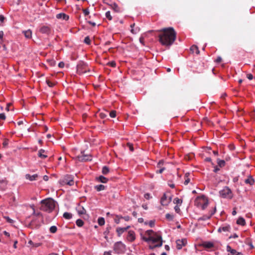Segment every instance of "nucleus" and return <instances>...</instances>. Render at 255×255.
Wrapping results in <instances>:
<instances>
[{"instance_id":"obj_38","label":"nucleus","mask_w":255,"mask_h":255,"mask_svg":"<svg viewBox=\"0 0 255 255\" xmlns=\"http://www.w3.org/2000/svg\"><path fill=\"white\" fill-rule=\"evenodd\" d=\"M173 216L172 215L170 214L169 213H167L165 215L166 219L169 221H172L173 219Z\"/></svg>"},{"instance_id":"obj_62","label":"nucleus","mask_w":255,"mask_h":255,"mask_svg":"<svg viewBox=\"0 0 255 255\" xmlns=\"http://www.w3.org/2000/svg\"><path fill=\"white\" fill-rule=\"evenodd\" d=\"M216 211V207H215L213 210L211 212V213L209 215L210 216H211V217H212V216H213L215 213Z\"/></svg>"},{"instance_id":"obj_35","label":"nucleus","mask_w":255,"mask_h":255,"mask_svg":"<svg viewBox=\"0 0 255 255\" xmlns=\"http://www.w3.org/2000/svg\"><path fill=\"white\" fill-rule=\"evenodd\" d=\"M112 8L116 12H120V7L118 5V4H116V3H114L113 4V5H112Z\"/></svg>"},{"instance_id":"obj_50","label":"nucleus","mask_w":255,"mask_h":255,"mask_svg":"<svg viewBox=\"0 0 255 255\" xmlns=\"http://www.w3.org/2000/svg\"><path fill=\"white\" fill-rule=\"evenodd\" d=\"M83 11L85 16H87L90 13L89 10L88 8L83 9Z\"/></svg>"},{"instance_id":"obj_27","label":"nucleus","mask_w":255,"mask_h":255,"mask_svg":"<svg viewBox=\"0 0 255 255\" xmlns=\"http://www.w3.org/2000/svg\"><path fill=\"white\" fill-rule=\"evenodd\" d=\"M97 179L99 181H100L102 183H107L108 181V179L107 178H106L105 177H104L102 175L100 176L97 178Z\"/></svg>"},{"instance_id":"obj_37","label":"nucleus","mask_w":255,"mask_h":255,"mask_svg":"<svg viewBox=\"0 0 255 255\" xmlns=\"http://www.w3.org/2000/svg\"><path fill=\"white\" fill-rule=\"evenodd\" d=\"M57 230V228L56 226H52L49 229V231H50V233H55L56 232Z\"/></svg>"},{"instance_id":"obj_57","label":"nucleus","mask_w":255,"mask_h":255,"mask_svg":"<svg viewBox=\"0 0 255 255\" xmlns=\"http://www.w3.org/2000/svg\"><path fill=\"white\" fill-rule=\"evenodd\" d=\"M5 118H6V117L4 113L0 114V119L4 120L5 119Z\"/></svg>"},{"instance_id":"obj_19","label":"nucleus","mask_w":255,"mask_h":255,"mask_svg":"<svg viewBox=\"0 0 255 255\" xmlns=\"http://www.w3.org/2000/svg\"><path fill=\"white\" fill-rule=\"evenodd\" d=\"M245 183L247 184H250V185H253L255 183V180L252 176H250L247 179H245Z\"/></svg>"},{"instance_id":"obj_4","label":"nucleus","mask_w":255,"mask_h":255,"mask_svg":"<svg viewBox=\"0 0 255 255\" xmlns=\"http://www.w3.org/2000/svg\"><path fill=\"white\" fill-rule=\"evenodd\" d=\"M195 204L198 207H201V209L204 210L209 204L208 200L205 195L198 196L195 200Z\"/></svg>"},{"instance_id":"obj_58","label":"nucleus","mask_w":255,"mask_h":255,"mask_svg":"<svg viewBox=\"0 0 255 255\" xmlns=\"http://www.w3.org/2000/svg\"><path fill=\"white\" fill-rule=\"evenodd\" d=\"M168 185L171 188H175V185L173 183H172L171 181H168Z\"/></svg>"},{"instance_id":"obj_32","label":"nucleus","mask_w":255,"mask_h":255,"mask_svg":"<svg viewBox=\"0 0 255 255\" xmlns=\"http://www.w3.org/2000/svg\"><path fill=\"white\" fill-rule=\"evenodd\" d=\"M76 225L79 227H81L84 225V222L81 219H78L76 222Z\"/></svg>"},{"instance_id":"obj_47","label":"nucleus","mask_w":255,"mask_h":255,"mask_svg":"<svg viewBox=\"0 0 255 255\" xmlns=\"http://www.w3.org/2000/svg\"><path fill=\"white\" fill-rule=\"evenodd\" d=\"M110 116L111 118H115L116 116V112L112 111L110 113Z\"/></svg>"},{"instance_id":"obj_11","label":"nucleus","mask_w":255,"mask_h":255,"mask_svg":"<svg viewBox=\"0 0 255 255\" xmlns=\"http://www.w3.org/2000/svg\"><path fill=\"white\" fill-rule=\"evenodd\" d=\"M177 249L180 250L182 247L184 246L187 244V241L186 239L177 240L176 242Z\"/></svg>"},{"instance_id":"obj_20","label":"nucleus","mask_w":255,"mask_h":255,"mask_svg":"<svg viewBox=\"0 0 255 255\" xmlns=\"http://www.w3.org/2000/svg\"><path fill=\"white\" fill-rule=\"evenodd\" d=\"M227 251L230 253L228 255H235L237 252L236 250L232 249L229 245L227 246Z\"/></svg>"},{"instance_id":"obj_34","label":"nucleus","mask_w":255,"mask_h":255,"mask_svg":"<svg viewBox=\"0 0 255 255\" xmlns=\"http://www.w3.org/2000/svg\"><path fill=\"white\" fill-rule=\"evenodd\" d=\"M78 214L80 215L84 214L86 213V210L83 207H80L78 210Z\"/></svg>"},{"instance_id":"obj_46","label":"nucleus","mask_w":255,"mask_h":255,"mask_svg":"<svg viewBox=\"0 0 255 255\" xmlns=\"http://www.w3.org/2000/svg\"><path fill=\"white\" fill-rule=\"evenodd\" d=\"M99 117L101 118V119H105L107 117V114L105 113H103V112H101L99 114Z\"/></svg>"},{"instance_id":"obj_39","label":"nucleus","mask_w":255,"mask_h":255,"mask_svg":"<svg viewBox=\"0 0 255 255\" xmlns=\"http://www.w3.org/2000/svg\"><path fill=\"white\" fill-rule=\"evenodd\" d=\"M173 203L176 204H181L182 203V200L175 198L173 200Z\"/></svg>"},{"instance_id":"obj_25","label":"nucleus","mask_w":255,"mask_h":255,"mask_svg":"<svg viewBox=\"0 0 255 255\" xmlns=\"http://www.w3.org/2000/svg\"><path fill=\"white\" fill-rule=\"evenodd\" d=\"M237 224L241 226H244L246 224L245 220L243 217H240L237 221Z\"/></svg>"},{"instance_id":"obj_36","label":"nucleus","mask_w":255,"mask_h":255,"mask_svg":"<svg viewBox=\"0 0 255 255\" xmlns=\"http://www.w3.org/2000/svg\"><path fill=\"white\" fill-rule=\"evenodd\" d=\"M134 25H135L134 23H133V24H131L130 25V27L131 28V30H130V31L133 34H136L138 31V30H139V29H137V28H136L135 29H134L133 28Z\"/></svg>"},{"instance_id":"obj_2","label":"nucleus","mask_w":255,"mask_h":255,"mask_svg":"<svg viewBox=\"0 0 255 255\" xmlns=\"http://www.w3.org/2000/svg\"><path fill=\"white\" fill-rule=\"evenodd\" d=\"M40 204V210L48 213H51L55 209L57 203L51 198H47L42 200Z\"/></svg>"},{"instance_id":"obj_41","label":"nucleus","mask_w":255,"mask_h":255,"mask_svg":"<svg viewBox=\"0 0 255 255\" xmlns=\"http://www.w3.org/2000/svg\"><path fill=\"white\" fill-rule=\"evenodd\" d=\"M120 216V215H116V218L114 219L115 222L117 224L120 223V219H121Z\"/></svg>"},{"instance_id":"obj_53","label":"nucleus","mask_w":255,"mask_h":255,"mask_svg":"<svg viewBox=\"0 0 255 255\" xmlns=\"http://www.w3.org/2000/svg\"><path fill=\"white\" fill-rule=\"evenodd\" d=\"M127 145L129 147V150L131 151H133L134 150V148H133V147L132 146V145L130 143H128L127 144Z\"/></svg>"},{"instance_id":"obj_12","label":"nucleus","mask_w":255,"mask_h":255,"mask_svg":"<svg viewBox=\"0 0 255 255\" xmlns=\"http://www.w3.org/2000/svg\"><path fill=\"white\" fill-rule=\"evenodd\" d=\"M127 240L130 242L134 241L135 239V233L133 231H129L127 237Z\"/></svg>"},{"instance_id":"obj_56","label":"nucleus","mask_w":255,"mask_h":255,"mask_svg":"<svg viewBox=\"0 0 255 255\" xmlns=\"http://www.w3.org/2000/svg\"><path fill=\"white\" fill-rule=\"evenodd\" d=\"M165 169V167H161V168H159L158 170L156 171L157 173H162L163 171Z\"/></svg>"},{"instance_id":"obj_16","label":"nucleus","mask_w":255,"mask_h":255,"mask_svg":"<svg viewBox=\"0 0 255 255\" xmlns=\"http://www.w3.org/2000/svg\"><path fill=\"white\" fill-rule=\"evenodd\" d=\"M230 229H231L230 226L229 225H226L225 226L220 227L218 229V232H220V233H221L222 231L226 232H229Z\"/></svg>"},{"instance_id":"obj_49","label":"nucleus","mask_w":255,"mask_h":255,"mask_svg":"<svg viewBox=\"0 0 255 255\" xmlns=\"http://www.w3.org/2000/svg\"><path fill=\"white\" fill-rule=\"evenodd\" d=\"M108 65L111 66L112 67H115L116 66V63L115 61H112L109 62L108 63Z\"/></svg>"},{"instance_id":"obj_59","label":"nucleus","mask_w":255,"mask_h":255,"mask_svg":"<svg viewBox=\"0 0 255 255\" xmlns=\"http://www.w3.org/2000/svg\"><path fill=\"white\" fill-rule=\"evenodd\" d=\"M247 77L249 80H252L254 78L253 75L252 74H248L247 75Z\"/></svg>"},{"instance_id":"obj_40","label":"nucleus","mask_w":255,"mask_h":255,"mask_svg":"<svg viewBox=\"0 0 255 255\" xmlns=\"http://www.w3.org/2000/svg\"><path fill=\"white\" fill-rule=\"evenodd\" d=\"M105 15L107 18L109 20H111L112 19V16L111 15V12L110 11H108L106 12Z\"/></svg>"},{"instance_id":"obj_61","label":"nucleus","mask_w":255,"mask_h":255,"mask_svg":"<svg viewBox=\"0 0 255 255\" xmlns=\"http://www.w3.org/2000/svg\"><path fill=\"white\" fill-rule=\"evenodd\" d=\"M65 64L63 62H60L58 64V66L60 68H63L64 67Z\"/></svg>"},{"instance_id":"obj_55","label":"nucleus","mask_w":255,"mask_h":255,"mask_svg":"<svg viewBox=\"0 0 255 255\" xmlns=\"http://www.w3.org/2000/svg\"><path fill=\"white\" fill-rule=\"evenodd\" d=\"M174 210L175 211V212L177 213H179L180 212V208L177 205H176L175 207H174Z\"/></svg>"},{"instance_id":"obj_30","label":"nucleus","mask_w":255,"mask_h":255,"mask_svg":"<svg viewBox=\"0 0 255 255\" xmlns=\"http://www.w3.org/2000/svg\"><path fill=\"white\" fill-rule=\"evenodd\" d=\"M217 163L219 167H223L225 165V161L224 160L217 159Z\"/></svg>"},{"instance_id":"obj_6","label":"nucleus","mask_w":255,"mask_h":255,"mask_svg":"<svg viewBox=\"0 0 255 255\" xmlns=\"http://www.w3.org/2000/svg\"><path fill=\"white\" fill-rule=\"evenodd\" d=\"M113 249L115 253L119 255L122 254L125 252L126 245L121 241L117 242L115 243Z\"/></svg>"},{"instance_id":"obj_15","label":"nucleus","mask_w":255,"mask_h":255,"mask_svg":"<svg viewBox=\"0 0 255 255\" xmlns=\"http://www.w3.org/2000/svg\"><path fill=\"white\" fill-rule=\"evenodd\" d=\"M38 177L39 176L37 174H35L32 175H31L29 174H26L25 175V178L31 181L38 180Z\"/></svg>"},{"instance_id":"obj_51","label":"nucleus","mask_w":255,"mask_h":255,"mask_svg":"<svg viewBox=\"0 0 255 255\" xmlns=\"http://www.w3.org/2000/svg\"><path fill=\"white\" fill-rule=\"evenodd\" d=\"M120 218L124 219L126 221H128L130 219V217L128 216H126L124 217L121 216H120Z\"/></svg>"},{"instance_id":"obj_22","label":"nucleus","mask_w":255,"mask_h":255,"mask_svg":"<svg viewBox=\"0 0 255 255\" xmlns=\"http://www.w3.org/2000/svg\"><path fill=\"white\" fill-rule=\"evenodd\" d=\"M203 246L207 249H211L214 247V244L211 242H205L203 243Z\"/></svg>"},{"instance_id":"obj_10","label":"nucleus","mask_w":255,"mask_h":255,"mask_svg":"<svg viewBox=\"0 0 255 255\" xmlns=\"http://www.w3.org/2000/svg\"><path fill=\"white\" fill-rule=\"evenodd\" d=\"M172 197L171 196L168 197L165 193L163 194L160 200L161 204L164 206H167L171 201Z\"/></svg>"},{"instance_id":"obj_31","label":"nucleus","mask_w":255,"mask_h":255,"mask_svg":"<svg viewBox=\"0 0 255 255\" xmlns=\"http://www.w3.org/2000/svg\"><path fill=\"white\" fill-rule=\"evenodd\" d=\"M98 223L100 226H103L105 224V219L103 217H100L98 219Z\"/></svg>"},{"instance_id":"obj_23","label":"nucleus","mask_w":255,"mask_h":255,"mask_svg":"<svg viewBox=\"0 0 255 255\" xmlns=\"http://www.w3.org/2000/svg\"><path fill=\"white\" fill-rule=\"evenodd\" d=\"M45 152V150L44 149H41L38 151V156L41 158L44 159L47 157V156L45 154H44L43 153Z\"/></svg>"},{"instance_id":"obj_8","label":"nucleus","mask_w":255,"mask_h":255,"mask_svg":"<svg viewBox=\"0 0 255 255\" xmlns=\"http://www.w3.org/2000/svg\"><path fill=\"white\" fill-rule=\"evenodd\" d=\"M59 182L62 185H68L72 186L74 184L73 177L70 175L65 176L63 179L60 180Z\"/></svg>"},{"instance_id":"obj_26","label":"nucleus","mask_w":255,"mask_h":255,"mask_svg":"<svg viewBox=\"0 0 255 255\" xmlns=\"http://www.w3.org/2000/svg\"><path fill=\"white\" fill-rule=\"evenodd\" d=\"M97 191H101L106 189V187L102 184L98 185L94 187Z\"/></svg>"},{"instance_id":"obj_3","label":"nucleus","mask_w":255,"mask_h":255,"mask_svg":"<svg viewBox=\"0 0 255 255\" xmlns=\"http://www.w3.org/2000/svg\"><path fill=\"white\" fill-rule=\"evenodd\" d=\"M145 234L148 235L149 237L148 238H146L144 236H142V239L147 242V243H149L151 242L153 244H155L159 240H161L162 236L160 235H159L157 233H155L152 230H147L145 232Z\"/></svg>"},{"instance_id":"obj_63","label":"nucleus","mask_w":255,"mask_h":255,"mask_svg":"<svg viewBox=\"0 0 255 255\" xmlns=\"http://www.w3.org/2000/svg\"><path fill=\"white\" fill-rule=\"evenodd\" d=\"M5 17L3 15H0V21L3 22L4 20Z\"/></svg>"},{"instance_id":"obj_24","label":"nucleus","mask_w":255,"mask_h":255,"mask_svg":"<svg viewBox=\"0 0 255 255\" xmlns=\"http://www.w3.org/2000/svg\"><path fill=\"white\" fill-rule=\"evenodd\" d=\"M190 50L192 52V53L195 52L197 54H199L200 51L198 49V47L196 45H192L190 47Z\"/></svg>"},{"instance_id":"obj_44","label":"nucleus","mask_w":255,"mask_h":255,"mask_svg":"<svg viewBox=\"0 0 255 255\" xmlns=\"http://www.w3.org/2000/svg\"><path fill=\"white\" fill-rule=\"evenodd\" d=\"M164 161L163 160H160L157 163V167L159 168H161L162 167V165H163Z\"/></svg>"},{"instance_id":"obj_45","label":"nucleus","mask_w":255,"mask_h":255,"mask_svg":"<svg viewBox=\"0 0 255 255\" xmlns=\"http://www.w3.org/2000/svg\"><path fill=\"white\" fill-rule=\"evenodd\" d=\"M46 83L50 87H53L55 86V83L51 82L49 80H46Z\"/></svg>"},{"instance_id":"obj_14","label":"nucleus","mask_w":255,"mask_h":255,"mask_svg":"<svg viewBox=\"0 0 255 255\" xmlns=\"http://www.w3.org/2000/svg\"><path fill=\"white\" fill-rule=\"evenodd\" d=\"M39 31L43 34H49L50 33V28L47 26L43 25L41 27Z\"/></svg>"},{"instance_id":"obj_43","label":"nucleus","mask_w":255,"mask_h":255,"mask_svg":"<svg viewBox=\"0 0 255 255\" xmlns=\"http://www.w3.org/2000/svg\"><path fill=\"white\" fill-rule=\"evenodd\" d=\"M84 42L88 45H90L91 44V40L89 36H86L85 38Z\"/></svg>"},{"instance_id":"obj_48","label":"nucleus","mask_w":255,"mask_h":255,"mask_svg":"<svg viewBox=\"0 0 255 255\" xmlns=\"http://www.w3.org/2000/svg\"><path fill=\"white\" fill-rule=\"evenodd\" d=\"M148 225L150 227H153L155 225V221L154 220H150L148 222Z\"/></svg>"},{"instance_id":"obj_64","label":"nucleus","mask_w":255,"mask_h":255,"mask_svg":"<svg viewBox=\"0 0 255 255\" xmlns=\"http://www.w3.org/2000/svg\"><path fill=\"white\" fill-rule=\"evenodd\" d=\"M220 170V168L217 166H215L214 169V172L217 173L218 171Z\"/></svg>"},{"instance_id":"obj_28","label":"nucleus","mask_w":255,"mask_h":255,"mask_svg":"<svg viewBox=\"0 0 255 255\" xmlns=\"http://www.w3.org/2000/svg\"><path fill=\"white\" fill-rule=\"evenodd\" d=\"M63 217L65 219L70 220L72 218V214L69 212H65L63 215Z\"/></svg>"},{"instance_id":"obj_60","label":"nucleus","mask_w":255,"mask_h":255,"mask_svg":"<svg viewBox=\"0 0 255 255\" xmlns=\"http://www.w3.org/2000/svg\"><path fill=\"white\" fill-rule=\"evenodd\" d=\"M3 35H4L3 32L2 31H0V39L1 41L3 40Z\"/></svg>"},{"instance_id":"obj_29","label":"nucleus","mask_w":255,"mask_h":255,"mask_svg":"<svg viewBox=\"0 0 255 255\" xmlns=\"http://www.w3.org/2000/svg\"><path fill=\"white\" fill-rule=\"evenodd\" d=\"M211 218V216L210 215H203V216L199 218L198 219V221H206L207 220H209Z\"/></svg>"},{"instance_id":"obj_17","label":"nucleus","mask_w":255,"mask_h":255,"mask_svg":"<svg viewBox=\"0 0 255 255\" xmlns=\"http://www.w3.org/2000/svg\"><path fill=\"white\" fill-rule=\"evenodd\" d=\"M156 243H157V244H155V245H153V246L149 245V248L150 250H153L155 248H159V247H161L162 245V244H163L162 239H161V240H159V241L157 242Z\"/></svg>"},{"instance_id":"obj_5","label":"nucleus","mask_w":255,"mask_h":255,"mask_svg":"<svg viewBox=\"0 0 255 255\" xmlns=\"http://www.w3.org/2000/svg\"><path fill=\"white\" fill-rule=\"evenodd\" d=\"M90 71L88 64L83 62L79 61L77 65V72L79 74H82Z\"/></svg>"},{"instance_id":"obj_33","label":"nucleus","mask_w":255,"mask_h":255,"mask_svg":"<svg viewBox=\"0 0 255 255\" xmlns=\"http://www.w3.org/2000/svg\"><path fill=\"white\" fill-rule=\"evenodd\" d=\"M109 172V168L106 166H105L103 167V169H102V173L103 174H107Z\"/></svg>"},{"instance_id":"obj_13","label":"nucleus","mask_w":255,"mask_h":255,"mask_svg":"<svg viewBox=\"0 0 255 255\" xmlns=\"http://www.w3.org/2000/svg\"><path fill=\"white\" fill-rule=\"evenodd\" d=\"M130 228L129 226L125 228L118 227L116 229L118 236L120 237L125 232L127 231Z\"/></svg>"},{"instance_id":"obj_21","label":"nucleus","mask_w":255,"mask_h":255,"mask_svg":"<svg viewBox=\"0 0 255 255\" xmlns=\"http://www.w3.org/2000/svg\"><path fill=\"white\" fill-rule=\"evenodd\" d=\"M22 33L26 38L30 39L32 37V31L30 29L23 31Z\"/></svg>"},{"instance_id":"obj_7","label":"nucleus","mask_w":255,"mask_h":255,"mask_svg":"<svg viewBox=\"0 0 255 255\" xmlns=\"http://www.w3.org/2000/svg\"><path fill=\"white\" fill-rule=\"evenodd\" d=\"M220 196L223 198L231 199L233 195L231 190L227 186H225L219 191Z\"/></svg>"},{"instance_id":"obj_52","label":"nucleus","mask_w":255,"mask_h":255,"mask_svg":"<svg viewBox=\"0 0 255 255\" xmlns=\"http://www.w3.org/2000/svg\"><path fill=\"white\" fill-rule=\"evenodd\" d=\"M33 214H34L36 216H42V214L41 212L35 213L34 208H33Z\"/></svg>"},{"instance_id":"obj_18","label":"nucleus","mask_w":255,"mask_h":255,"mask_svg":"<svg viewBox=\"0 0 255 255\" xmlns=\"http://www.w3.org/2000/svg\"><path fill=\"white\" fill-rule=\"evenodd\" d=\"M56 18L58 19L68 20L69 19V16L64 13H60L56 15Z\"/></svg>"},{"instance_id":"obj_1","label":"nucleus","mask_w":255,"mask_h":255,"mask_svg":"<svg viewBox=\"0 0 255 255\" xmlns=\"http://www.w3.org/2000/svg\"><path fill=\"white\" fill-rule=\"evenodd\" d=\"M158 40L160 43L166 47H169L175 41L176 32L172 27L163 28L158 30Z\"/></svg>"},{"instance_id":"obj_9","label":"nucleus","mask_w":255,"mask_h":255,"mask_svg":"<svg viewBox=\"0 0 255 255\" xmlns=\"http://www.w3.org/2000/svg\"><path fill=\"white\" fill-rule=\"evenodd\" d=\"M84 152V151H82L81 154L77 156L78 160L81 162L91 161L92 160L91 155L89 154H85Z\"/></svg>"},{"instance_id":"obj_42","label":"nucleus","mask_w":255,"mask_h":255,"mask_svg":"<svg viewBox=\"0 0 255 255\" xmlns=\"http://www.w3.org/2000/svg\"><path fill=\"white\" fill-rule=\"evenodd\" d=\"M188 175H189V173H186L185 174V177H186V179L184 181V184L185 185H187L190 181V179L189 178H188Z\"/></svg>"},{"instance_id":"obj_54","label":"nucleus","mask_w":255,"mask_h":255,"mask_svg":"<svg viewBox=\"0 0 255 255\" xmlns=\"http://www.w3.org/2000/svg\"><path fill=\"white\" fill-rule=\"evenodd\" d=\"M111 227H107L106 228V230L105 231V232H104V234L105 235H106V236H108V235L109 234V232H110V229Z\"/></svg>"}]
</instances>
